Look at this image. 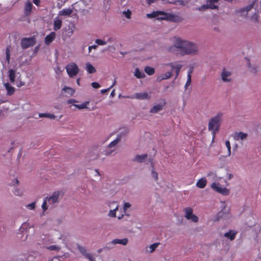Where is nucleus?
Segmentation results:
<instances>
[{
  "label": "nucleus",
  "instance_id": "nucleus-1",
  "mask_svg": "<svg viewBox=\"0 0 261 261\" xmlns=\"http://www.w3.org/2000/svg\"><path fill=\"white\" fill-rule=\"evenodd\" d=\"M174 44L169 46L167 50L180 56L194 55L198 53V47L196 44L182 40L179 37H174Z\"/></svg>",
  "mask_w": 261,
  "mask_h": 261
},
{
  "label": "nucleus",
  "instance_id": "nucleus-2",
  "mask_svg": "<svg viewBox=\"0 0 261 261\" xmlns=\"http://www.w3.org/2000/svg\"><path fill=\"white\" fill-rule=\"evenodd\" d=\"M223 116V113L222 112H219L209 120L208 128L210 131L212 132L213 139L220 129Z\"/></svg>",
  "mask_w": 261,
  "mask_h": 261
},
{
  "label": "nucleus",
  "instance_id": "nucleus-3",
  "mask_svg": "<svg viewBox=\"0 0 261 261\" xmlns=\"http://www.w3.org/2000/svg\"><path fill=\"white\" fill-rule=\"evenodd\" d=\"M147 16L149 18L158 17L160 20H167L172 22H179L181 18L176 15L169 14L164 11H156L150 14H147Z\"/></svg>",
  "mask_w": 261,
  "mask_h": 261
},
{
  "label": "nucleus",
  "instance_id": "nucleus-4",
  "mask_svg": "<svg viewBox=\"0 0 261 261\" xmlns=\"http://www.w3.org/2000/svg\"><path fill=\"white\" fill-rule=\"evenodd\" d=\"M60 194V192L59 191H56L53 193L51 196L48 197H46L42 205V208L44 212L47 210L48 207L47 203H48L49 205H50L51 207L55 206V204L59 202V197Z\"/></svg>",
  "mask_w": 261,
  "mask_h": 261
},
{
  "label": "nucleus",
  "instance_id": "nucleus-5",
  "mask_svg": "<svg viewBox=\"0 0 261 261\" xmlns=\"http://www.w3.org/2000/svg\"><path fill=\"white\" fill-rule=\"evenodd\" d=\"M65 68L70 77H73L76 76L79 72V68L74 63L67 65Z\"/></svg>",
  "mask_w": 261,
  "mask_h": 261
},
{
  "label": "nucleus",
  "instance_id": "nucleus-6",
  "mask_svg": "<svg viewBox=\"0 0 261 261\" xmlns=\"http://www.w3.org/2000/svg\"><path fill=\"white\" fill-rule=\"evenodd\" d=\"M36 43L35 36L30 38H23L21 40V46L23 49H27L30 47L33 46Z\"/></svg>",
  "mask_w": 261,
  "mask_h": 261
},
{
  "label": "nucleus",
  "instance_id": "nucleus-7",
  "mask_svg": "<svg viewBox=\"0 0 261 261\" xmlns=\"http://www.w3.org/2000/svg\"><path fill=\"white\" fill-rule=\"evenodd\" d=\"M211 187L216 192L223 195H228L229 194V190L226 188H222L219 183L213 182L211 185Z\"/></svg>",
  "mask_w": 261,
  "mask_h": 261
},
{
  "label": "nucleus",
  "instance_id": "nucleus-8",
  "mask_svg": "<svg viewBox=\"0 0 261 261\" xmlns=\"http://www.w3.org/2000/svg\"><path fill=\"white\" fill-rule=\"evenodd\" d=\"M185 213V217L188 220L191 219L193 222H197L198 221V218L195 215L193 214V210L190 207H186L184 210Z\"/></svg>",
  "mask_w": 261,
  "mask_h": 261
},
{
  "label": "nucleus",
  "instance_id": "nucleus-9",
  "mask_svg": "<svg viewBox=\"0 0 261 261\" xmlns=\"http://www.w3.org/2000/svg\"><path fill=\"white\" fill-rule=\"evenodd\" d=\"M167 65L170 66L172 70H175L176 74L175 79H176L179 75L180 69L182 67V65L179 62H175L168 63L167 64Z\"/></svg>",
  "mask_w": 261,
  "mask_h": 261
},
{
  "label": "nucleus",
  "instance_id": "nucleus-10",
  "mask_svg": "<svg viewBox=\"0 0 261 261\" xmlns=\"http://www.w3.org/2000/svg\"><path fill=\"white\" fill-rule=\"evenodd\" d=\"M124 98H136L138 99H147L150 98L148 96V94L147 92L144 93H136L133 96H123Z\"/></svg>",
  "mask_w": 261,
  "mask_h": 261
},
{
  "label": "nucleus",
  "instance_id": "nucleus-11",
  "mask_svg": "<svg viewBox=\"0 0 261 261\" xmlns=\"http://www.w3.org/2000/svg\"><path fill=\"white\" fill-rule=\"evenodd\" d=\"M56 38V33L51 32L49 34L47 35L44 39V42L46 45L50 44Z\"/></svg>",
  "mask_w": 261,
  "mask_h": 261
},
{
  "label": "nucleus",
  "instance_id": "nucleus-12",
  "mask_svg": "<svg viewBox=\"0 0 261 261\" xmlns=\"http://www.w3.org/2000/svg\"><path fill=\"white\" fill-rule=\"evenodd\" d=\"M4 85L7 90V95L10 96L14 93L15 91V88L11 86V85L9 83H5Z\"/></svg>",
  "mask_w": 261,
  "mask_h": 261
},
{
  "label": "nucleus",
  "instance_id": "nucleus-13",
  "mask_svg": "<svg viewBox=\"0 0 261 261\" xmlns=\"http://www.w3.org/2000/svg\"><path fill=\"white\" fill-rule=\"evenodd\" d=\"M255 2L252 3L251 4L247 6L246 8L241 9L239 12L241 14L242 16H246L248 14V12L250 11L254 5Z\"/></svg>",
  "mask_w": 261,
  "mask_h": 261
},
{
  "label": "nucleus",
  "instance_id": "nucleus-14",
  "mask_svg": "<svg viewBox=\"0 0 261 261\" xmlns=\"http://www.w3.org/2000/svg\"><path fill=\"white\" fill-rule=\"evenodd\" d=\"M248 136L247 134L243 133L242 132H235L234 134V139L236 140H243L246 139Z\"/></svg>",
  "mask_w": 261,
  "mask_h": 261
},
{
  "label": "nucleus",
  "instance_id": "nucleus-15",
  "mask_svg": "<svg viewBox=\"0 0 261 261\" xmlns=\"http://www.w3.org/2000/svg\"><path fill=\"white\" fill-rule=\"evenodd\" d=\"M147 154H144L142 155H137L133 160L134 162H138V163H143L145 161L146 159L147 158Z\"/></svg>",
  "mask_w": 261,
  "mask_h": 261
},
{
  "label": "nucleus",
  "instance_id": "nucleus-16",
  "mask_svg": "<svg viewBox=\"0 0 261 261\" xmlns=\"http://www.w3.org/2000/svg\"><path fill=\"white\" fill-rule=\"evenodd\" d=\"M32 7L33 5L31 2H28L25 4L24 14L26 16L30 15L32 10Z\"/></svg>",
  "mask_w": 261,
  "mask_h": 261
},
{
  "label": "nucleus",
  "instance_id": "nucleus-17",
  "mask_svg": "<svg viewBox=\"0 0 261 261\" xmlns=\"http://www.w3.org/2000/svg\"><path fill=\"white\" fill-rule=\"evenodd\" d=\"M231 75V72L224 69L221 74L222 79L224 82H229L230 79H228Z\"/></svg>",
  "mask_w": 261,
  "mask_h": 261
},
{
  "label": "nucleus",
  "instance_id": "nucleus-18",
  "mask_svg": "<svg viewBox=\"0 0 261 261\" xmlns=\"http://www.w3.org/2000/svg\"><path fill=\"white\" fill-rule=\"evenodd\" d=\"M237 233V232L236 231L230 230L228 232L224 233V236L230 241H232L235 239Z\"/></svg>",
  "mask_w": 261,
  "mask_h": 261
},
{
  "label": "nucleus",
  "instance_id": "nucleus-19",
  "mask_svg": "<svg viewBox=\"0 0 261 261\" xmlns=\"http://www.w3.org/2000/svg\"><path fill=\"white\" fill-rule=\"evenodd\" d=\"M217 6H216L213 4H207V5H202L200 7L198 8L197 9L199 11H203L207 9H217Z\"/></svg>",
  "mask_w": 261,
  "mask_h": 261
},
{
  "label": "nucleus",
  "instance_id": "nucleus-20",
  "mask_svg": "<svg viewBox=\"0 0 261 261\" xmlns=\"http://www.w3.org/2000/svg\"><path fill=\"white\" fill-rule=\"evenodd\" d=\"M62 24V20L56 18L54 21V30L55 31L59 30L61 28Z\"/></svg>",
  "mask_w": 261,
  "mask_h": 261
},
{
  "label": "nucleus",
  "instance_id": "nucleus-21",
  "mask_svg": "<svg viewBox=\"0 0 261 261\" xmlns=\"http://www.w3.org/2000/svg\"><path fill=\"white\" fill-rule=\"evenodd\" d=\"M127 243H128V239L127 238H124L123 239H116L113 240L111 242V243L113 244H122L123 245H126L127 244Z\"/></svg>",
  "mask_w": 261,
  "mask_h": 261
},
{
  "label": "nucleus",
  "instance_id": "nucleus-22",
  "mask_svg": "<svg viewBox=\"0 0 261 261\" xmlns=\"http://www.w3.org/2000/svg\"><path fill=\"white\" fill-rule=\"evenodd\" d=\"M207 184V180L205 178H202L198 180L196 183V186L200 189L204 188Z\"/></svg>",
  "mask_w": 261,
  "mask_h": 261
},
{
  "label": "nucleus",
  "instance_id": "nucleus-23",
  "mask_svg": "<svg viewBox=\"0 0 261 261\" xmlns=\"http://www.w3.org/2000/svg\"><path fill=\"white\" fill-rule=\"evenodd\" d=\"M72 12L73 11L71 9H64L59 11V15L61 16H69L72 14Z\"/></svg>",
  "mask_w": 261,
  "mask_h": 261
},
{
  "label": "nucleus",
  "instance_id": "nucleus-24",
  "mask_svg": "<svg viewBox=\"0 0 261 261\" xmlns=\"http://www.w3.org/2000/svg\"><path fill=\"white\" fill-rule=\"evenodd\" d=\"M9 77L10 81V82L12 83H14L15 81V77H16V70L14 69H10L9 70Z\"/></svg>",
  "mask_w": 261,
  "mask_h": 261
},
{
  "label": "nucleus",
  "instance_id": "nucleus-25",
  "mask_svg": "<svg viewBox=\"0 0 261 261\" xmlns=\"http://www.w3.org/2000/svg\"><path fill=\"white\" fill-rule=\"evenodd\" d=\"M163 108V105H156L154 106L150 110V113H157L160 111L162 110Z\"/></svg>",
  "mask_w": 261,
  "mask_h": 261
},
{
  "label": "nucleus",
  "instance_id": "nucleus-26",
  "mask_svg": "<svg viewBox=\"0 0 261 261\" xmlns=\"http://www.w3.org/2000/svg\"><path fill=\"white\" fill-rule=\"evenodd\" d=\"M79 250H80V252L88 259L92 257L90 253L87 252L86 249L85 247L79 246Z\"/></svg>",
  "mask_w": 261,
  "mask_h": 261
},
{
  "label": "nucleus",
  "instance_id": "nucleus-27",
  "mask_svg": "<svg viewBox=\"0 0 261 261\" xmlns=\"http://www.w3.org/2000/svg\"><path fill=\"white\" fill-rule=\"evenodd\" d=\"M134 75L137 79H142L145 76V74L141 71L138 68L135 69Z\"/></svg>",
  "mask_w": 261,
  "mask_h": 261
},
{
  "label": "nucleus",
  "instance_id": "nucleus-28",
  "mask_svg": "<svg viewBox=\"0 0 261 261\" xmlns=\"http://www.w3.org/2000/svg\"><path fill=\"white\" fill-rule=\"evenodd\" d=\"M62 91L67 92L70 96H72L75 92L74 89L67 86L63 88Z\"/></svg>",
  "mask_w": 261,
  "mask_h": 261
},
{
  "label": "nucleus",
  "instance_id": "nucleus-29",
  "mask_svg": "<svg viewBox=\"0 0 261 261\" xmlns=\"http://www.w3.org/2000/svg\"><path fill=\"white\" fill-rule=\"evenodd\" d=\"M86 70L90 74L94 73L96 71L95 68L89 63L86 64Z\"/></svg>",
  "mask_w": 261,
  "mask_h": 261
},
{
  "label": "nucleus",
  "instance_id": "nucleus-30",
  "mask_svg": "<svg viewBox=\"0 0 261 261\" xmlns=\"http://www.w3.org/2000/svg\"><path fill=\"white\" fill-rule=\"evenodd\" d=\"M10 48L11 46L8 45L6 48V61L9 64L10 61Z\"/></svg>",
  "mask_w": 261,
  "mask_h": 261
},
{
  "label": "nucleus",
  "instance_id": "nucleus-31",
  "mask_svg": "<svg viewBox=\"0 0 261 261\" xmlns=\"http://www.w3.org/2000/svg\"><path fill=\"white\" fill-rule=\"evenodd\" d=\"M121 136H118L112 142H111L108 145V148H111L116 145L121 140Z\"/></svg>",
  "mask_w": 261,
  "mask_h": 261
},
{
  "label": "nucleus",
  "instance_id": "nucleus-32",
  "mask_svg": "<svg viewBox=\"0 0 261 261\" xmlns=\"http://www.w3.org/2000/svg\"><path fill=\"white\" fill-rule=\"evenodd\" d=\"M144 71L149 75H151L153 74L155 72L154 69L149 66L145 67Z\"/></svg>",
  "mask_w": 261,
  "mask_h": 261
},
{
  "label": "nucleus",
  "instance_id": "nucleus-33",
  "mask_svg": "<svg viewBox=\"0 0 261 261\" xmlns=\"http://www.w3.org/2000/svg\"><path fill=\"white\" fill-rule=\"evenodd\" d=\"M89 101H87V102H84L82 104H80V105H75L74 104L73 105L77 109H79V110H82V109H87V105L89 104Z\"/></svg>",
  "mask_w": 261,
  "mask_h": 261
},
{
  "label": "nucleus",
  "instance_id": "nucleus-34",
  "mask_svg": "<svg viewBox=\"0 0 261 261\" xmlns=\"http://www.w3.org/2000/svg\"><path fill=\"white\" fill-rule=\"evenodd\" d=\"M39 116L40 117H46V118H49L50 119H55V115L49 114V113H40L39 114Z\"/></svg>",
  "mask_w": 261,
  "mask_h": 261
},
{
  "label": "nucleus",
  "instance_id": "nucleus-35",
  "mask_svg": "<svg viewBox=\"0 0 261 261\" xmlns=\"http://www.w3.org/2000/svg\"><path fill=\"white\" fill-rule=\"evenodd\" d=\"M159 245L160 243H155L151 244L149 246V249H150L149 252H152L153 251H154Z\"/></svg>",
  "mask_w": 261,
  "mask_h": 261
},
{
  "label": "nucleus",
  "instance_id": "nucleus-36",
  "mask_svg": "<svg viewBox=\"0 0 261 261\" xmlns=\"http://www.w3.org/2000/svg\"><path fill=\"white\" fill-rule=\"evenodd\" d=\"M118 206L117 205L116 208L113 210H110V211L109 213V216L111 217H116V211L118 210Z\"/></svg>",
  "mask_w": 261,
  "mask_h": 261
},
{
  "label": "nucleus",
  "instance_id": "nucleus-37",
  "mask_svg": "<svg viewBox=\"0 0 261 261\" xmlns=\"http://www.w3.org/2000/svg\"><path fill=\"white\" fill-rule=\"evenodd\" d=\"M47 249L50 250L59 251L60 250L61 248L59 246L56 245H50V246L47 247Z\"/></svg>",
  "mask_w": 261,
  "mask_h": 261
},
{
  "label": "nucleus",
  "instance_id": "nucleus-38",
  "mask_svg": "<svg viewBox=\"0 0 261 261\" xmlns=\"http://www.w3.org/2000/svg\"><path fill=\"white\" fill-rule=\"evenodd\" d=\"M225 145L227 148V150H228V155H230V153H231V146H230V142L227 140V141H226L225 142Z\"/></svg>",
  "mask_w": 261,
  "mask_h": 261
},
{
  "label": "nucleus",
  "instance_id": "nucleus-39",
  "mask_svg": "<svg viewBox=\"0 0 261 261\" xmlns=\"http://www.w3.org/2000/svg\"><path fill=\"white\" fill-rule=\"evenodd\" d=\"M95 43L99 45H105L107 44V42L101 39H97L95 40Z\"/></svg>",
  "mask_w": 261,
  "mask_h": 261
},
{
  "label": "nucleus",
  "instance_id": "nucleus-40",
  "mask_svg": "<svg viewBox=\"0 0 261 261\" xmlns=\"http://www.w3.org/2000/svg\"><path fill=\"white\" fill-rule=\"evenodd\" d=\"M258 19L259 16L257 13L254 14V15L251 18V20L254 22H258Z\"/></svg>",
  "mask_w": 261,
  "mask_h": 261
},
{
  "label": "nucleus",
  "instance_id": "nucleus-41",
  "mask_svg": "<svg viewBox=\"0 0 261 261\" xmlns=\"http://www.w3.org/2000/svg\"><path fill=\"white\" fill-rule=\"evenodd\" d=\"M172 75V73L170 71L167 72L164 74H162L163 76L164 80L170 79Z\"/></svg>",
  "mask_w": 261,
  "mask_h": 261
},
{
  "label": "nucleus",
  "instance_id": "nucleus-42",
  "mask_svg": "<svg viewBox=\"0 0 261 261\" xmlns=\"http://www.w3.org/2000/svg\"><path fill=\"white\" fill-rule=\"evenodd\" d=\"M248 66L250 68V71L251 72H253V73L257 72V67H252L250 62H248Z\"/></svg>",
  "mask_w": 261,
  "mask_h": 261
},
{
  "label": "nucleus",
  "instance_id": "nucleus-43",
  "mask_svg": "<svg viewBox=\"0 0 261 261\" xmlns=\"http://www.w3.org/2000/svg\"><path fill=\"white\" fill-rule=\"evenodd\" d=\"M151 176L155 180H158V174L153 169L151 171Z\"/></svg>",
  "mask_w": 261,
  "mask_h": 261
},
{
  "label": "nucleus",
  "instance_id": "nucleus-44",
  "mask_svg": "<svg viewBox=\"0 0 261 261\" xmlns=\"http://www.w3.org/2000/svg\"><path fill=\"white\" fill-rule=\"evenodd\" d=\"M123 13L127 18L129 19L130 18L132 12L129 9H128L126 11H124Z\"/></svg>",
  "mask_w": 261,
  "mask_h": 261
},
{
  "label": "nucleus",
  "instance_id": "nucleus-45",
  "mask_svg": "<svg viewBox=\"0 0 261 261\" xmlns=\"http://www.w3.org/2000/svg\"><path fill=\"white\" fill-rule=\"evenodd\" d=\"M35 206H36V203H35V202H34L30 204H28L26 206L30 210H33L35 208Z\"/></svg>",
  "mask_w": 261,
  "mask_h": 261
},
{
  "label": "nucleus",
  "instance_id": "nucleus-46",
  "mask_svg": "<svg viewBox=\"0 0 261 261\" xmlns=\"http://www.w3.org/2000/svg\"><path fill=\"white\" fill-rule=\"evenodd\" d=\"M91 86L95 89H97L100 87L99 84L97 82H93L91 83Z\"/></svg>",
  "mask_w": 261,
  "mask_h": 261
},
{
  "label": "nucleus",
  "instance_id": "nucleus-47",
  "mask_svg": "<svg viewBox=\"0 0 261 261\" xmlns=\"http://www.w3.org/2000/svg\"><path fill=\"white\" fill-rule=\"evenodd\" d=\"M131 206V204L128 203V202H125L124 204V206H123V210H124V212L125 213V211H126V210L130 207Z\"/></svg>",
  "mask_w": 261,
  "mask_h": 261
},
{
  "label": "nucleus",
  "instance_id": "nucleus-48",
  "mask_svg": "<svg viewBox=\"0 0 261 261\" xmlns=\"http://www.w3.org/2000/svg\"><path fill=\"white\" fill-rule=\"evenodd\" d=\"M14 195L17 196H20L22 195V192L21 190L19 189H16L13 192Z\"/></svg>",
  "mask_w": 261,
  "mask_h": 261
},
{
  "label": "nucleus",
  "instance_id": "nucleus-49",
  "mask_svg": "<svg viewBox=\"0 0 261 261\" xmlns=\"http://www.w3.org/2000/svg\"><path fill=\"white\" fill-rule=\"evenodd\" d=\"M115 84V81L114 82V83L113 84V85L109 88L108 89H102L101 90V93L102 94H105L106 93V92H107L108 91H109V90Z\"/></svg>",
  "mask_w": 261,
  "mask_h": 261
},
{
  "label": "nucleus",
  "instance_id": "nucleus-50",
  "mask_svg": "<svg viewBox=\"0 0 261 261\" xmlns=\"http://www.w3.org/2000/svg\"><path fill=\"white\" fill-rule=\"evenodd\" d=\"M25 85V83L22 81H19L16 83V86L18 87H21Z\"/></svg>",
  "mask_w": 261,
  "mask_h": 261
},
{
  "label": "nucleus",
  "instance_id": "nucleus-51",
  "mask_svg": "<svg viewBox=\"0 0 261 261\" xmlns=\"http://www.w3.org/2000/svg\"><path fill=\"white\" fill-rule=\"evenodd\" d=\"M97 47V45H93L89 46V48H88L89 52V53L91 52L92 49H96Z\"/></svg>",
  "mask_w": 261,
  "mask_h": 261
},
{
  "label": "nucleus",
  "instance_id": "nucleus-52",
  "mask_svg": "<svg viewBox=\"0 0 261 261\" xmlns=\"http://www.w3.org/2000/svg\"><path fill=\"white\" fill-rule=\"evenodd\" d=\"M191 81L187 80L186 83L185 84V88L186 90L187 89V87L191 85Z\"/></svg>",
  "mask_w": 261,
  "mask_h": 261
},
{
  "label": "nucleus",
  "instance_id": "nucleus-53",
  "mask_svg": "<svg viewBox=\"0 0 261 261\" xmlns=\"http://www.w3.org/2000/svg\"><path fill=\"white\" fill-rule=\"evenodd\" d=\"M77 102V101L75 99H70L67 101V103H74L75 102Z\"/></svg>",
  "mask_w": 261,
  "mask_h": 261
},
{
  "label": "nucleus",
  "instance_id": "nucleus-54",
  "mask_svg": "<svg viewBox=\"0 0 261 261\" xmlns=\"http://www.w3.org/2000/svg\"><path fill=\"white\" fill-rule=\"evenodd\" d=\"M28 224L27 223H23L21 226V228L22 229H25L28 227Z\"/></svg>",
  "mask_w": 261,
  "mask_h": 261
},
{
  "label": "nucleus",
  "instance_id": "nucleus-55",
  "mask_svg": "<svg viewBox=\"0 0 261 261\" xmlns=\"http://www.w3.org/2000/svg\"><path fill=\"white\" fill-rule=\"evenodd\" d=\"M33 3L37 6H39L40 1V0H33Z\"/></svg>",
  "mask_w": 261,
  "mask_h": 261
},
{
  "label": "nucleus",
  "instance_id": "nucleus-56",
  "mask_svg": "<svg viewBox=\"0 0 261 261\" xmlns=\"http://www.w3.org/2000/svg\"><path fill=\"white\" fill-rule=\"evenodd\" d=\"M163 80H164V77H163V76L162 75L158 76V78H157V81L158 82H161Z\"/></svg>",
  "mask_w": 261,
  "mask_h": 261
},
{
  "label": "nucleus",
  "instance_id": "nucleus-57",
  "mask_svg": "<svg viewBox=\"0 0 261 261\" xmlns=\"http://www.w3.org/2000/svg\"><path fill=\"white\" fill-rule=\"evenodd\" d=\"M218 0H208V2L210 4H213L215 5V3H217Z\"/></svg>",
  "mask_w": 261,
  "mask_h": 261
},
{
  "label": "nucleus",
  "instance_id": "nucleus-58",
  "mask_svg": "<svg viewBox=\"0 0 261 261\" xmlns=\"http://www.w3.org/2000/svg\"><path fill=\"white\" fill-rule=\"evenodd\" d=\"M113 151H114V150H111L110 151H108L106 150L105 154L107 155H110Z\"/></svg>",
  "mask_w": 261,
  "mask_h": 261
},
{
  "label": "nucleus",
  "instance_id": "nucleus-59",
  "mask_svg": "<svg viewBox=\"0 0 261 261\" xmlns=\"http://www.w3.org/2000/svg\"><path fill=\"white\" fill-rule=\"evenodd\" d=\"M155 1L156 0H147V3L150 5V4L155 2Z\"/></svg>",
  "mask_w": 261,
  "mask_h": 261
},
{
  "label": "nucleus",
  "instance_id": "nucleus-60",
  "mask_svg": "<svg viewBox=\"0 0 261 261\" xmlns=\"http://www.w3.org/2000/svg\"><path fill=\"white\" fill-rule=\"evenodd\" d=\"M110 95H111V96L112 97H114V96H115V90H113L111 92V94H110Z\"/></svg>",
  "mask_w": 261,
  "mask_h": 261
},
{
  "label": "nucleus",
  "instance_id": "nucleus-61",
  "mask_svg": "<svg viewBox=\"0 0 261 261\" xmlns=\"http://www.w3.org/2000/svg\"><path fill=\"white\" fill-rule=\"evenodd\" d=\"M191 76H192L191 74H188V75H187V80L191 81Z\"/></svg>",
  "mask_w": 261,
  "mask_h": 261
},
{
  "label": "nucleus",
  "instance_id": "nucleus-62",
  "mask_svg": "<svg viewBox=\"0 0 261 261\" xmlns=\"http://www.w3.org/2000/svg\"><path fill=\"white\" fill-rule=\"evenodd\" d=\"M80 78H77L76 79V83L79 86H80Z\"/></svg>",
  "mask_w": 261,
  "mask_h": 261
},
{
  "label": "nucleus",
  "instance_id": "nucleus-63",
  "mask_svg": "<svg viewBox=\"0 0 261 261\" xmlns=\"http://www.w3.org/2000/svg\"><path fill=\"white\" fill-rule=\"evenodd\" d=\"M192 72H193V69L191 68V69H189L188 74H192Z\"/></svg>",
  "mask_w": 261,
  "mask_h": 261
},
{
  "label": "nucleus",
  "instance_id": "nucleus-64",
  "mask_svg": "<svg viewBox=\"0 0 261 261\" xmlns=\"http://www.w3.org/2000/svg\"><path fill=\"white\" fill-rule=\"evenodd\" d=\"M39 48V46H37L36 47H35V50H34L35 52H37Z\"/></svg>",
  "mask_w": 261,
  "mask_h": 261
}]
</instances>
